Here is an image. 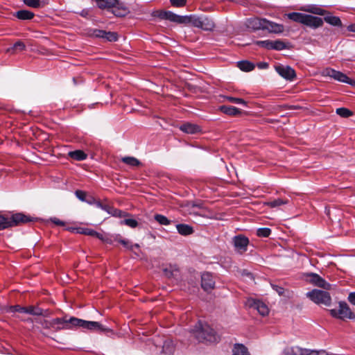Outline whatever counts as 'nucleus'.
Here are the masks:
<instances>
[{
    "label": "nucleus",
    "mask_w": 355,
    "mask_h": 355,
    "mask_svg": "<svg viewBox=\"0 0 355 355\" xmlns=\"http://www.w3.org/2000/svg\"><path fill=\"white\" fill-rule=\"evenodd\" d=\"M134 247H135V248H139V245L138 244H135V245H130V246L128 247V248H129L130 250H132V248H133Z\"/></svg>",
    "instance_id": "nucleus-60"
},
{
    "label": "nucleus",
    "mask_w": 355,
    "mask_h": 355,
    "mask_svg": "<svg viewBox=\"0 0 355 355\" xmlns=\"http://www.w3.org/2000/svg\"><path fill=\"white\" fill-rule=\"evenodd\" d=\"M26 45L21 41H17L12 47L7 49L8 53H10L12 54L15 53L17 51H22L25 50Z\"/></svg>",
    "instance_id": "nucleus-35"
},
{
    "label": "nucleus",
    "mask_w": 355,
    "mask_h": 355,
    "mask_svg": "<svg viewBox=\"0 0 355 355\" xmlns=\"http://www.w3.org/2000/svg\"><path fill=\"white\" fill-rule=\"evenodd\" d=\"M159 17L164 19H168L171 21L176 22L178 24H184L185 16L178 15L171 11H164L159 14Z\"/></svg>",
    "instance_id": "nucleus-16"
},
{
    "label": "nucleus",
    "mask_w": 355,
    "mask_h": 355,
    "mask_svg": "<svg viewBox=\"0 0 355 355\" xmlns=\"http://www.w3.org/2000/svg\"><path fill=\"white\" fill-rule=\"evenodd\" d=\"M218 109L224 114L230 116H237L241 113L239 109L230 105H222Z\"/></svg>",
    "instance_id": "nucleus-24"
},
{
    "label": "nucleus",
    "mask_w": 355,
    "mask_h": 355,
    "mask_svg": "<svg viewBox=\"0 0 355 355\" xmlns=\"http://www.w3.org/2000/svg\"><path fill=\"white\" fill-rule=\"evenodd\" d=\"M288 203V200L278 198V199H275L272 201L267 202L265 204L271 208H275V207H279V206H282L284 205H286Z\"/></svg>",
    "instance_id": "nucleus-36"
},
{
    "label": "nucleus",
    "mask_w": 355,
    "mask_h": 355,
    "mask_svg": "<svg viewBox=\"0 0 355 355\" xmlns=\"http://www.w3.org/2000/svg\"><path fill=\"white\" fill-rule=\"evenodd\" d=\"M76 197L82 200V201H86V193L83 191H81V190H77L75 193Z\"/></svg>",
    "instance_id": "nucleus-51"
},
{
    "label": "nucleus",
    "mask_w": 355,
    "mask_h": 355,
    "mask_svg": "<svg viewBox=\"0 0 355 355\" xmlns=\"http://www.w3.org/2000/svg\"><path fill=\"white\" fill-rule=\"evenodd\" d=\"M256 44L261 47L266 48L267 49H272V40H263V41H257Z\"/></svg>",
    "instance_id": "nucleus-46"
},
{
    "label": "nucleus",
    "mask_w": 355,
    "mask_h": 355,
    "mask_svg": "<svg viewBox=\"0 0 355 355\" xmlns=\"http://www.w3.org/2000/svg\"><path fill=\"white\" fill-rule=\"evenodd\" d=\"M86 201H87L88 203L92 204V203H93L94 200H86Z\"/></svg>",
    "instance_id": "nucleus-62"
},
{
    "label": "nucleus",
    "mask_w": 355,
    "mask_h": 355,
    "mask_svg": "<svg viewBox=\"0 0 355 355\" xmlns=\"http://www.w3.org/2000/svg\"><path fill=\"white\" fill-rule=\"evenodd\" d=\"M184 24H191L195 27L200 28L201 17L193 15L185 16Z\"/></svg>",
    "instance_id": "nucleus-33"
},
{
    "label": "nucleus",
    "mask_w": 355,
    "mask_h": 355,
    "mask_svg": "<svg viewBox=\"0 0 355 355\" xmlns=\"http://www.w3.org/2000/svg\"><path fill=\"white\" fill-rule=\"evenodd\" d=\"M304 10L318 15H324L325 13V10L322 8H318V7H311L309 9H304Z\"/></svg>",
    "instance_id": "nucleus-44"
},
{
    "label": "nucleus",
    "mask_w": 355,
    "mask_h": 355,
    "mask_svg": "<svg viewBox=\"0 0 355 355\" xmlns=\"http://www.w3.org/2000/svg\"><path fill=\"white\" fill-rule=\"evenodd\" d=\"M10 227V218L0 215V230Z\"/></svg>",
    "instance_id": "nucleus-42"
},
{
    "label": "nucleus",
    "mask_w": 355,
    "mask_h": 355,
    "mask_svg": "<svg viewBox=\"0 0 355 355\" xmlns=\"http://www.w3.org/2000/svg\"><path fill=\"white\" fill-rule=\"evenodd\" d=\"M306 297L315 304H321L325 306H329L331 303L330 294L324 291L313 289L306 293Z\"/></svg>",
    "instance_id": "nucleus-3"
},
{
    "label": "nucleus",
    "mask_w": 355,
    "mask_h": 355,
    "mask_svg": "<svg viewBox=\"0 0 355 355\" xmlns=\"http://www.w3.org/2000/svg\"><path fill=\"white\" fill-rule=\"evenodd\" d=\"M119 243H121L123 245H124L125 247L128 248L130 246L129 245V242L126 240H124V239H119L118 240Z\"/></svg>",
    "instance_id": "nucleus-55"
},
{
    "label": "nucleus",
    "mask_w": 355,
    "mask_h": 355,
    "mask_svg": "<svg viewBox=\"0 0 355 355\" xmlns=\"http://www.w3.org/2000/svg\"><path fill=\"white\" fill-rule=\"evenodd\" d=\"M122 224L126 225L130 227H136L138 225V223L136 220L132 218L125 219L121 222Z\"/></svg>",
    "instance_id": "nucleus-48"
},
{
    "label": "nucleus",
    "mask_w": 355,
    "mask_h": 355,
    "mask_svg": "<svg viewBox=\"0 0 355 355\" xmlns=\"http://www.w3.org/2000/svg\"><path fill=\"white\" fill-rule=\"evenodd\" d=\"M15 16L21 20H30L32 19L35 15L33 12L27 10H21L17 11Z\"/></svg>",
    "instance_id": "nucleus-28"
},
{
    "label": "nucleus",
    "mask_w": 355,
    "mask_h": 355,
    "mask_svg": "<svg viewBox=\"0 0 355 355\" xmlns=\"http://www.w3.org/2000/svg\"><path fill=\"white\" fill-rule=\"evenodd\" d=\"M271 233V230L269 228H259L257 230V235L262 237H268Z\"/></svg>",
    "instance_id": "nucleus-47"
},
{
    "label": "nucleus",
    "mask_w": 355,
    "mask_h": 355,
    "mask_svg": "<svg viewBox=\"0 0 355 355\" xmlns=\"http://www.w3.org/2000/svg\"><path fill=\"white\" fill-rule=\"evenodd\" d=\"M232 355H250V354L244 345L236 344L233 348Z\"/></svg>",
    "instance_id": "nucleus-32"
},
{
    "label": "nucleus",
    "mask_w": 355,
    "mask_h": 355,
    "mask_svg": "<svg viewBox=\"0 0 355 355\" xmlns=\"http://www.w3.org/2000/svg\"><path fill=\"white\" fill-rule=\"evenodd\" d=\"M64 322V321L63 320V318H57L51 320H44L41 322V324L45 329H53L55 331H58L61 329H64V327H62Z\"/></svg>",
    "instance_id": "nucleus-10"
},
{
    "label": "nucleus",
    "mask_w": 355,
    "mask_h": 355,
    "mask_svg": "<svg viewBox=\"0 0 355 355\" xmlns=\"http://www.w3.org/2000/svg\"><path fill=\"white\" fill-rule=\"evenodd\" d=\"M306 281L316 286L320 287L324 290H331L333 286L327 283L324 279L315 273H310L307 275Z\"/></svg>",
    "instance_id": "nucleus-8"
},
{
    "label": "nucleus",
    "mask_w": 355,
    "mask_h": 355,
    "mask_svg": "<svg viewBox=\"0 0 355 355\" xmlns=\"http://www.w3.org/2000/svg\"><path fill=\"white\" fill-rule=\"evenodd\" d=\"M155 219L161 225H167L170 224V220L164 216L160 214H156Z\"/></svg>",
    "instance_id": "nucleus-43"
},
{
    "label": "nucleus",
    "mask_w": 355,
    "mask_h": 355,
    "mask_svg": "<svg viewBox=\"0 0 355 355\" xmlns=\"http://www.w3.org/2000/svg\"><path fill=\"white\" fill-rule=\"evenodd\" d=\"M163 272L168 278L175 277L178 275L179 268L176 265H169L163 268Z\"/></svg>",
    "instance_id": "nucleus-23"
},
{
    "label": "nucleus",
    "mask_w": 355,
    "mask_h": 355,
    "mask_svg": "<svg viewBox=\"0 0 355 355\" xmlns=\"http://www.w3.org/2000/svg\"><path fill=\"white\" fill-rule=\"evenodd\" d=\"M348 300L350 303L355 305V292L349 293L348 296Z\"/></svg>",
    "instance_id": "nucleus-54"
},
{
    "label": "nucleus",
    "mask_w": 355,
    "mask_h": 355,
    "mask_svg": "<svg viewBox=\"0 0 355 355\" xmlns=\"http://www.w3.org/2000/svg\"><path fill=\"white\" fill-rule=\"evenodd\" d=\"M258 66L261 69H266L268 67V64L266 62H260L258 64Z\"/></svg>",
    "instance_id": "nucleus-58"
},
{
    "label": "nucleus",
    "mask_w": 355,
    "mask_h": 355,
    "mask_svg": "<svg viewBox=\"0 0 355 355\" xmlns=\"http://www.w3.org/2000/svg\"><path fill=\"white\" fill-rule=\"evenodd\" d=\"M9 311L11 312L26 313L33 315H47V311H44L37 306H33L27 307H23L19 305L11 306L9 307Z\"/></svg>",
    "instance_id": "nucleus-7"
},
{
    "label": "nucleus",
    "mask_w": 355,
    "mask_h": 355,
    "mask_svg": "<svg viewBox=\"0 0 355 355\" xmlns=\"http://www.w3.org/2000/svg\"><path fill=\"white\" fill-rule=\"evenodd\" d=\"M96 205H97L98 207H101V208H102V209H105V210L107 211V207H105V206H103V205L100 202H96Z\"/></svg>",
    "instance_id": "nucleus-59"
},
{
    "label": "nucleus",
    "mask_w": 355,
    "mask_h": 355,
    "mask_svg": "<svg viewBox=\"0 0 355 355\" xmlns=\"http://www.w3.org/2000/svg\"><path fill=\"white\" fill-rule=\"evenodd\" d=\"M159 17L164 19H168L171 21L176 22L178 24H184L185 16L178 15L171 11H164L159 14Z\"/></svg>",
    "instance_id": "nucleus-17"
},
{
    "label": "nucleus",
    "mask_w": 355,
    "mask_h": 355,
    "mask_svg": "<svg viewBox=\"0 0 355 355\" xmlns=\"http://www.w3.org/2000/svg\"><path fill=\"white\" fill-rule=\"evenodd\" d=\"M121 161L130 166H138L141 164V162L134 157H124Z\"/></svg>",
    "instance_id": "nucleus-39"
},
{
    "label": "nucleus",
    "mask_w": 355,
    "mask_h": 355,
    "mask_svg": "<svg viewBox=\"0 0 355 355\" xmlns=\"http://www.w3.org/2000/svg\"><path fill=\"white\" fill-rule=\"evenodd\" d=\"M112 12L116 17H123L129 13V9L123 3L116 0V3L112 6Z\"/></svg>",
    "instance_id": "nucleus-18"
},
{
    "label": "nucleus",
    "mask_w": 355,
    "mask_h": 355,
    "mask_svg": "<svg viewBox=\"0 0 355 355\" xmlns=\"http://www.w3.org/2000/svg\"><path fill=\"white\" fill-rule=\"evenodd\" d=\"M192 334L200 342L206 340L214 343L219 339V336L215 331L207 324L198 323L195 329L192 330Z\"/></svg>",
    "instance_id": "nucleus-1"
},
{
    "label": "nucleus",
    "mask_w": 355,
    "mask_h": 355,
    "mask_svg": "<svg viewBox=\"0 0 355 355\" xmlns=\"http://www.w3.org/2000/svg\"><path fill=\"white\" fill-rule=\"evenodd\" d=\"M69 156L76 160H84L87 157V155L80 150L69 152Z\"/></svg>",
    "instance_id": "nucleus-37"
},
{
    "label": "nucleus",
    "mask_w": 355,
    "mask_h": 355,
    "mask_svg": "<svg viewBox=\"0 0 355 355\" xmlns=\"http://www.w3.org/2000/svg\"><path fill=\"white\" fill-rule=\"evenodd\" d=\"M93 236H96L101 241H105L103 236L101 234L96 232V231L94 232Z\"/></svg>",
    "instance_id": "nucleus-56"
},
{
    "label": "nucleus",
    "mask_w": 355,
    "mask_h": 355,
    "mask_svg": "<svg viewBox=\"0 0 355 355\" xmlns=\"http://www.w3.org/2000/svg\"><path fill=\"white\" fill-rule=\"evenodd\" d=\"M272 288L279 295H285V290L283 288L275 285H273Z\"/></svg>",
    "instance_id": "nucleus-52"
},
{
    "label": "nucleus",
    "mask_w": 355,
    "mask_h": 355,
    "mask_svg": "<svg viewBox=\"0 0 355 355\" xmlns=\"http://www.w3.org/2000/svg\"><path fill=\"white\" fill-rule=\"evenodd\" d=\"M322 74L324 76H329L338 81L347 83L350 85L355 86V80L349 78L345 73H343L340 71H336L335 69H333L331 68H326L323 71Z\"/></svg>",
    "instance_id": "nucleus-5"
},
{
    "label": "nucleus",
    "mask_w": 355,
    "mask_h": 355,
    "mask_svg": "<svg viewBox=\"0 0 355 355\" xmlns=\"http://www.w3.org/2000/svg\"><path fill=\"white\" fill-rule=\"evenodd\" d=\"M286 355H329L325 350H311L298 346L288 347L285 349Z\"/></svg>",
    "instance_id": "nucleus-4"
},
{
    "label": "nucleus",
    "mask_w": 355,
    "mask_h": 355,
    "mask_svg": "<svg viewBox=\"0 0 355 355\" xmlns=\"http://www.w3.org/2000/svg\"><path fill=\"white\" fill-rule=\"evenodd\" d=\"M51 220L55 225H61V226L64 225V223L57 218H51Z\"/></svg>",
    "instance_id": "nucleus-53"
},
{
    "label": "nucleus",
    "mask_w": 355,
    "mask_h": 355,
    "mask_svg": "<svg viewBox=\"0 0 355 355\" xmlns=\"http://www.w3.org/2000/svg\"><path fill=\"white\" fill-rule=\"evenodd\" d=\"M171 4L173 6L176 7H182L186 4V0H170Z\"/></svg>",
    "instance_id": "nucleus-50"
},
{
    "label": "nucleus",
    "mask_w": 355,
    "mask_h": 355,
    "mask_svg": "<svg viewBox=\"0 0 355 355\" xmlns=\"http://www.w3.org/2000/svg\"><path fill=\"white\" fill-rule=\"evenodd\" d=\"M180 129L187 134H195L200 130L198 125L192 123L183 124L180 127Z\"/></svg>",
    "instance_id": "nucleus-27"
},
{
    "label": "nucleus",
    "mask_w": 355,
    "mask_h": 355,
    "mask_svg": "<svg viewBox=\"0 0 355 355\" xmlns=\"http://www.w3.org/2000/svg\"><path fill=\"white\" fill-rule=\"evenodd\" d=\"M215 27L214 21L208 17H201L200 28L205 31H212Z\"/></svg>",
    "instance_id": "nucleus-26"
},
{
    "label": "nucleus",
    "mask_w": 355,
    "mask_h": 355,
    "mask_svg": "<svg viewBox=\"0 0 355 355\" xmlns=\"http://www.w3.org/2000/svg\"><path fill=\"white\" fill-rule=\"evenodd\" d=\"M288 47L287 44L282 40L272 41V49L283 50Z\"/></svg>",
    "instance_id": "nucleus-40"
},
{
    "label": "nucleus",
    "mask_w": 355,
    "mask_h": 355,
    "mask_svg": "<svg viewBox=\"0 0 355 355\" xmlns=\"http://www.w3.org/2000/svg\"><path fill=\"white\" fill-rule=\"evenodd\" d=\"M92 35L96 37L103 38L109 42H114L118 39L116 33L106 32L105 31L99 29H94L92 33Z\"/></svg>",
    "instance_id": "nucleus-12"
},
{
    "label": "nucleus",
    "mask_w": 355,
    "mask_h": 355,
    "mask_svg": "<svg viewBox=\"0 0 355 355\" xmlns=\"http://www.w3.org/2000/svg\"><path fill=\"white\" fill-rule=\"evenodd\" d=\"M32 220L27 216L21 213H17L13 214L10 218V227L19 225L21 223H25Z\"/></svg>",
    "instance_id": "nucleus-19"
},
{
    "label": "nucleus",
    "mask_w": 355,
    "mask_h": 355,
    "mask_svg": "<svg viewBox=\"0 0 355 355\" xmlns=\"http://www.w3.org/2000/svg\"><path fill=\"white\" fill-rule=\"evenodd\" d=\"M347 31L355 33V24L349 25L347 27Z\"/></svg>",
    "instance_id": "nucleus-57"
},
{
    "label": "nucleus",
    "mask_w": 355,
    "mask_h": 355,
    "mask_svg": "<svg viewBox=\"0 0 355 355\" xmlns=\"http://www.w3.org/2000/svg\"><path fill=\"white\" fill-rule=\"evenodd\" d=\"M336 112L339 116H340L342 117H345V118L349 117L353 114L352 111H350L349 109L345 108V107H340V108L336 109Z\"/></svg>",
    "instance_id": "nucleus-41"
},
{
    "label": "nucleus",
    "mask_w": 355,
    "mask_h": 355,
    "mask_svg": "<svg viewBox=\"0 0 355 355\" xmlns=\"http://www.w3.org/2000/svg\"><path fill=\"white\" fill-rule=\"evenodd\" d=\"M226 98L227 99V101H229L231 103H241V104H243L245 105H246V102L242 98H234V97H231V96H227V97H226Z\"/></svg>",
    "instance_id": "nucleus-49"
},
{
    "label": "nucleus",
    "mask_w": 355,
    "mask_h": 355,
    "mask_svg": "<svg viewBox=\"0 0 355 355\" xmlns=\"http://www.w3.org/2000/svg\"><path fill=\"white\" fill-rule=\"evenodd\" d=\"M331 314L334 317L345 320L346 318L352 319L354 318V313L351 311L347 303L340 302L339 303V309H331Z\"/></svg>",
    "instance_id": "nucleus-6"
},
{
    "label": "nucleus",
    "mask_w": 355,
    "mask_h": 355,
    "mask_svg": "<svg viewBox=\"0 0 355 355\" xmlns=\"http://www.w3.org/2000/svg\"><path fill=\"white\" fill-rule=\"evenodd\" d=\"M271 33H279L284 31V26L272 21L266 20L265 28Z\"/></svg>",
    "instance_id": "nucleus-22"
},
{
    "label": "nucleus",
    "mask_w": 355,
    "mask_h": 355,
    "mask_svg": "<svg viewBox=\"0 0 355 355\" xmlns=\"http://www.w3.org/2000/svg\"><path fill=\"white\" fill-rule=\"evenodd\" d=\"M83 329L100 331H109L110 329L104 328L99 322L92 321H84Z\"/></svg>",
    "instance_id": "nucleus-20"
},
{
    "label": "nucleus",
    "mask_w": 355,
    "mask_h": 355,
    "mask_svg": "<svg viewBox=\"0 0 355 355\" xmlns=\"http://www.w3.org/2000/svg\"><path fill=\"white\" fill-rule=\"evenodd\" d=\"M215 282L209 272H205L202 275L201 277V286L202 288L206 291H209L214 288Z\"/></svg>",
    "instance_id": "nucleus-15"
},
{
    "label": "nucleus",
    "mask_w": 355,
    "mask_h": 355,
    "mask_svg": "<svg viewBox=\"0 0 355 355\" xmlns=\"http://www.w3.org/2000/svg\"><path fill=\"white\" fill-rule=\"evenodd\" d=\"M177 230L179 234L183 236H187L193 234V227L186 224H178L176 225Z\"/></svg>",
    "instance_id": "nucleus-29"
},
{
    "label": "nucleus",
    "mask_w": 355,
    "mask_h": 355,
    "mask_svg": "<svg viewBox=\"0 0 355 355\" xmlns=\"http://www.w3.org/2000/svg\"><path fill=\"white\" fill-rule=\"evenodd\" d=\"M71 231L73 230H76V232L78 233H80V234H86V235H89V236H94V230H91V229H84V228H76V229H71Z\"/></svg>",
    "instance_id": "nucleus-45"
},
{
    "label": "nucleus",
    "mask_w": 355,
    "mask_h": 355,
    "mask_svg": "<svg viewBox=\"0 0 355 355\" xmlns=\"http://www.w3.org/2000/svg\"><path fill=\"white\" fill-rule=\"evenodd\" d=\"M288 17L294 21L301 23L312 28H317L323 24V20L320 17L300 12L289 13Z\"/></svg>",
    "instance_id": "nucleus-2"
},
{
    "label": "nucleus",
    "mask_w": 355,
    "mask_h": 355,
    "mask_svg": "<svg viewBox=\"0 0 355 355\" xmlns=\"http://www.w3.org/2000/svg\"><path fill=\"white\" fill-rule=\"evenodd\" d=\"M324 21L333 26H340L342 23L339 17L336 16L327 15L324 18Z\"/></svg>",
    "instance_id": "nucleus-38"
},
{
    "label": "nucleus",
    "mask_w": 355,
    "mask_h": 355,
    "mask_svg": "<svg viewBox=\"0 0 355 355\" xmlns=\"http://www.w3.org/2000/svg\"><path fill=\"white\" fill-rule=\"evenodd\" d=\"M266 19H264L254 18L248 21V27L254 30L264 29Z\"/></svg>",
    "instance_id": "nucleus-21"
},
{
    "label": "nucleus",
    "mask_w": 355,
    "mask_h": 355,
    "mask_svg": "<svg viewBox=\"0 0 355 355\" xmlns=\"http://www.w3.org/2000/svg\"><path fill=\"white\" fill-rule=\"evenodd\" d=\"M275 69L282 77L286 80H292L295 77L294 69L288 66H277Z\"/></svg>",
    "instance_id": "nucleus-14"
},
{
    "label": "nucleus",
    "mask_w": 355,
    "mask_h": 355,
    "mask_svg": "<svg viewBox=\"0 0 355 355\" xmlns=\"http://www.w3.org/2000/svg\"><path fill=\"white\" fill-rule=\"evenodd\" d=\"M174 351V345L173 340L167 338L164 341L162 345V352L165 354L170 355L173 354Z\"/></svg>",
    "instance_id": "nucleus-30"
},
{
    "label": "nucleus",
    "mask_w": 355,
    "mask_h": 355,
    "mask_svg": "<svg viewBox=\"0 0 355 355\" xmlns=\"http://www.w3.org/2000/svg\"><path fill=\"white\" fill-rule=\"evenodd\" d=\"M233 243L235 250L239 253H243L247 250V247L249 244L248 239L242 235L239 234L233 238Z\"/></svg>",
    "instance_id": "nucleus-9"
},
{
    "label": "nucleus",
    "mask_w": 355,
    "mask_h": 355,
    "mask_svg": "<svg viewBox=\"0 0 355 355\" xmlns=\"http://www.w3.org/2000/svg\"><path fill=\"white\" fill-rule=\"evenodd\" d=\"M237 67L243 71H250L254 68V65L252 62L247 60L237 62Z\"/></svg>",
    "instance_id": "nucleus-34"
},
{
    "label": "nucleus",
    "mask_w": 355,
    "mask_h": 355,
    "mask_svg": "<svg viewBox=\"0 0 355 355\" xmlns=\"http://www.w3.org/2000/svg\"><path fill=\"white\" fill-rule=\"evenodd\" d=\"M250 307H252L260 313V315L265 316L268 314L269 309L267 305L261 301L250 299L248 301Z\"/></svg>",
    "instance_id": "nucleus-11"
},
{
    "label": "nucleus",
    "mask_w": 355,
    "mask_h": 355,
    "mask_svg": "<svg viewBox=\"0 0 355 355\" xmlns=\"http://www.w3.org/2000/svg\"><path fill=\"white\" fill-rule=\"evenodd\" d=\"M97 6L101 9H111L116 3V0H94Z\"/></svg>",
    "instance_id": "nucleus-31"
},
{
    "label": "nucleus",
    "mask_w": 355,
    "mask_h": 355,
    "mask_svg": "<svg viewBox=\"0 0 355 355\" xmlns=\"http://www.w3.org/2000/svg\"><path fill=\"white\" fill-rule=\"evenodd\" d=\"M326 211L327 215V216H329V214H330V210H329V209H326V211Z\"/></svg>",
    "instance_id": "nucleus-61"
},
{
    "label": "nucleus",
    "mask_w": 355,
    "mask_h": 355,
    "mask_svg": "<svg viewBox=\"0 0 355 355\" xmlns=\"http://www.w3.org/2000/svg\"><path fill=\"white\" fill-rule=\"evenodd\" d=\"M63 320L64 322L63 323L64 329H72L73 327H82L84 326V320L79 319L74 317H71L67 319V317L63 318Z\"/></svg>",
    "instance_id": "nucleus-13"
},
{
    "label": "nucleus",
    "mask_w": 355,
    "mask_h": 355,
    "mask_svg": "<svg viewBox=\"0 0 355 355\" xmlns=\"http://www.w3.org/2000/svg\"><path fill=\"white\" fill-rule=\"evenodd\" d=\"M198 207V205H193V208H195V207Z\"/></svg>",
    "instance_id": "nucleus-63"
},
{
    "label": "nucleus",
    "mask_w": 355,
    "mask_h": 355,
    "mask_svg": "<svg viewBox=\"0 0 355 355\" xmlns=\"http://www.w3.org/2000/svg\"><path fill=\"white\" fill-rule=\"evenodd\" d=\"M25 5L33 8H39L48 4V0H23Z\"/></svg>",
    "instance_id": "nucleus-25"
}]
</instances>
